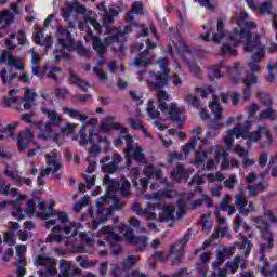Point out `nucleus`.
Segmentation results:
<instances>
[{"instance_id": "52", "label": "nucleus", "mask_w": 277, "mask_h": 277, "mask_svg": "<svg viewBox=\"0 0 277 277\" xmlns=\"http://www.w3.org/2000/svg\"><path fill=\"white\" fill-rule=\"evenodd\" d=\"M185 103H187V105H190L192 107H195L196 109H198V107H200V100H198V97L194 94H188L184 97Z\"/></svg>"}, {"instance_id": "59", "label": "nucleus", "mask_w": 277, "mask_h": 277, "mask_svg": "<svg viewBox=\"0 0 277 277\" xmlns=\"http://www.w3.org/2000/svg\"><path fill=\"white\" fill-rule=\"evenodd\" d=\"M2 21H4L5 25H12L14 23V14L10 12V10L2 11Z\"/></svg>"}, {"instance_id": "44", "label": "nucleus", "mask_w": 277, "mask_h": 277, "mask_svg": "<svg viewBox=\"0 0 277 277\" xmlns=\"http://www.w3.org/2000/svg\"><path fill=\"white\" fill-rule=\"evenodd\" d=\"M155 209H157V203H155L154 206L148 203L147 208L144 209V212L142 215H144V217L146 220H148L149 222H153V221L157 220V213L154 212Z\"/></svg>"}, {"instance_id": "60", "label": "nucleus", "mask_w": 277, "mask_h": 277, "mask_svg": "<svg viewBox=\"0 0 277 277\" xmlns=\"http://www.w3.org/2000/svg\"><path fill=\"white\" fill-rule=\"evenodd\" d=\"M228 259L222 251L216 252V260L212 262V267H220Z\"/></svg>"}, {"instance_id": "1", "label": "nucleus", "mask_w": 277, "mask_h": 277, "mask_svg": "<svg viewBox=\"0 0 277 277\" xmlns=\"http://www.w3.org/2000/svg\"><path fill=\"white\" fill-rule=\"evenodd\" d=\"M236 23L239 29H235L234 32L225 36V42L221 49V55H235V49L239 47L240 42H246L245 51L255 52L252 55V62L247 64L248 68H250L251 72H259L261 67L256 62H261L263 60V55H265V45L261 44V36L256 34L252 38V32L250 29H256V23L248 22V13L241 12L236 19Z\"/></svg>"}, {"instance_id": "46", "label": "nucleus", "mask_w": 277, "mask_h": 277, "mask_svg": "<svg viewBox=\"0 0 277 277\" xmlns=\"http://www.w3.org/2000/svg\"><path fill=\"white\" fill-rule=\"evenodd\" d=\"M16 77H17L16 74H12L8 78V70L5 68H2L0 70V79H2V82L4 83V85H10V88H12V81H14Z\"/></svg>"}, {"instance_id": "51", "label": "nucleus", "mask_w": 277, "mask_h": 277, "mask_svg": "<svg viewBox=\"0 0 277 277\" xmlns=\"http://www.w3.org/2000/svg\"><path fill=\"white\" fill-rule=\"evenodd\" d=\"M12 215L16 217V220H25L26 214L23 212V208L21 206L13 203L12 206Z\"/></svg>"}, {"instance_id": "21", "label": "nucleus", "mask_w": 277, "mask_h": 277, "mask_svg": "<svg viewBox=\"0 0 277 277\" xmlns=\"http://www.w3.org/2000/svg\"><path fill=\"white\" fill-rule=\"evenodd\" d=\"M79 137H80V146H85V144H96V142H98V144H108L109 145V141H107V136H98V134L94 133V129H91L89 131V137L88 134L85 133V126H81L80 130H79Z\"/></svg>"}, {"instance_id": "4", "label": "nucleus", "mask_w": 277, "mask_h": 277, "mask_svg": "<svg viewBox=\"0 0 277 277\" xmlns=\"http://www.w3.org/2000/svg\"><path fill=\"white\" fill-rule=\"evenodd\" d=\"M97 10L104 12L103 25L96 21H91L92 27L97 31V34H105L108 36L107 42H127V34H131L133 26H124L123 30L120 28H110L109 26L114 23V18L120 14V11L116 9L107 10L105 3L102 2L97 5Z\"/></svg>"}, {"instance_id": "61", "label": "nucleus", "mask_w": 277, "mask_h": 277, "mask_svg": "<svg viewBox=\"0 0 277 277\" xmlns=\"http://www.w3.org/2000/svg\"><path fill=\"white\" fill-rule=\"evenodd\" d=\"M196 272L199 277H207V272H209V265L207 264H196Z\"/></svg>"}, {"instance_id": "19", "label": "nucleus", "mask_w": 277, "mask_h": 277, "mask_svg": "<svg viewBox=\"0 0 277 277\" xmlns=\"http://www.w3.org/2000/svg\"><path fill=\"white\" fill-rule=\"evenodd\" d=\"M234 205L237 207L240 214H238L234 222V230L235 233H239V228H241V225L243 224V217L241 215H245L248 217V210H246V207H248V200L243 198V194H237L234 197Z\"/></svg>"}, {"instance_id": "23", "label": "nucleus", "mask_w": 277, "mask_h": 277, "mask_svg": "<svg viewBox=\"0 0 277 277\" xmlns=\"http://www.w3.org/2000/svg\"><path fill=\"white\" fill-rule=\"evenodd\" d=\"M156 209H159V211H162L159 215V222H172L176 220V207L174 205H163L161 202L156 203Z\"/></svg>"}, {"instance_id": "42", "label": "nucleus", "mask_w": 277, "mask_h": 277, "mask_svg": "<svg viewBox=\"0 0 277 277\" xmlns=\"http://www.w3.org/2000/svg\"><path fill=\"white\" fill-rule=\"evenodd\" d=\"M267 187V185L264 184V182H259L256 185H248L247 192L249 198H252L256 196V194H260V192H263Z\"/></svg>"}, {"instance_id": "31", "label": "nucleus", "mask_w": 277, "mask_h": 277, "mask_svg": "<svg viewBox=\"0 0 277 277\" xmlns=\"http://www.w3.org/2000/svg\"><path fill=\"white\" fill-rule=\"evenodd\" d=\"M242 81L246 85V89L243 91V101H248V98H250L252 94V85L256 83L258 78L254 74H248L247 77L242 79Z\"/></svg>"}, {"instance_id": "9", "label": "nucleus", "mask_w": 277, "mask_h": 277, "mask_svg": "<svg viewBox=\"0 0 277 277\" xmlns=\"http://www.w3.org/2000/svg\"><path fill=\"white\" fill-rule=\"evenodd\" d=\"M156 96L159 102V109L162 114H168L173 122H181L183 120V108H179L176 104H171L168 107L167 101H170V95L164 90H158Z\"/></svg>"}, {"instance_id": "47", "label": "nucleus", "mask_w": 277, "mask_h": 277, "mask_svg": "<svg viewBox=\"0 0 277 277\" xmlns=\"http://www.w3.org/2000/svg\"><path fill=\"white\" fill-rule=\"evenodd\" d=\"M240 259V256H236L232 261L225 263V267L226 269H229L230 274H237V269H239Z\"/></svg>"}, {"instance_id": "2", "label": "nucleus", "mask_w": 277, "mask_h": 277, "mask_svg": "<svg viewBox=\"0 0 277 277\" xmlns=\"http://www.w3.org/2000/svg\"><path fill=\"white\" fill-rule=\"evenodd\" d=\"M253 222L256 225V228H259L263 239V242L260 245V261L262 263L260 272L262 276L265 277H277V263H275L273 268L269 269V262L265 260V252L274 248V236L269 230V224H276L277 219L274 215V212L265 210L264 216L253 217Z\"/></svg>"}, {"instance_id": "29", "label": "nucleus", "mask_w": 277, "mask_h": 277, "mask_svg": "<svg viewBox=\"0 0 277 277\" xmlns=\"http://www.w3.org/2000/svg\"><path fill=\"white\" fill-rule=\"evenodd\" d=\"M217 32L210 30L205 35H201L202 40L206 42H220L222 38H224V22L222 19H219L217 26H216ZM211 34H213L212 39L210 38Z\"/></svg>"}, {"instance_id": "16", "label": "nucleus", "mask_w": 277, "mask_h": 277, "mask_svg": "<svg viewBox=\"0 0 277 277\" xmlns=\"http://www.w3.org/2000/svg\"><path fill=\"white\" fill-rule=\"evenodd\" d=\"M230 133H236V140L242 137V140H249V142H259V140H261V135H265L267 143L272 144V134L267 128H259L254 132H248L243 129H238L235 127Z\"/></svg>"}, {"instance_id": "40", "label": "nucleus", "mask_w": 277, "mask_h": 277, "mask_svg": "<svg viewBox=\"0 0 277 277\" xmlns=\"http://www.w3.org/2000/svg\"><path fill=\"white\" fill-rule=\"evenodd\" d=\"M209 155L205 150H198L195 154V157L193 160H190V163L193 166H196L197 168H200V166H205V161H207Z\"/></svg>"}, {"instance_id": "22", "label": "nucleus", "mask_w": 277, "mask_h": 277, "mask_svg": "<svg viewBox=\"0 0 277 277\" xmlns=\"http://www.w3.org/2000/svg\"><path fill=\"white\" fill-rule=\"evenodd\" d=\"M189 242V235H184V237L177 243H174L170 250L169 254H173V260L171 261V265H179L181 263V259L185 254V246Z\"/></svg>"}, {"instance_id": "10", "label": "nucleus", "mask_w": 277, "mask_h": 277, "mask_svg": "<svg viewBox=\"0 0 277 277\" xmlns=\"http://www.w3.org/2000/svg\"><path fill=\"white\" fill-rule=\"evenodd\" d=\"M229 72L234 83H239L241 81V70L239 68L238 63H234L233 67H228L224 64V61L219 62L216 65L210 67L209 69V77L211 81L215 79H220L222 77V74Z\"/></svg>"}, {"instance_id": "57", "label": "nucleus", "mask_w": 277, "mask_h": 277, "mask_svg": "<svg viewBox=\"0 0 277 277\" xmlns=\"http://www.w3.org/2000/svg\"><path fill=\"white\" fill-rule=\"evenodd\" d=\"M57 72H62V69L60 67L52 66L48 74L49 79H53V81H55L56 83L60 82V76L57 75Z\"/></svg>"}, {"instance_id": "63", "label": "nucleus", "mask_w": 277, "mask_h": 277, "mask_svg": "<svg viewBox=\"0 0 277 277\" xmlns=\"http://www.w3.org/2000/svg\"><path fill=\"white\" fill-rule=\"evenodd\" d=\"M103 172H106L107 174H114V172L118 171V166L114 162H110L108 164L102 166Z\"/></svg>"}, {"instance_id": "49", "label": "nucleus", "mask_w": 277, "mask_h": 277, "mask_svg": "<svg viewBox=\"0 0 277 277\" xmlns=\"http://www.w3.org/2000/svg\"><path fill=\"white\" fill-rule=\"evenodd\" d=\"M75 127H77V124L66 123L64 127L61 128V133H63V135H72V140H77V135L74 134Z\"/></svg>"}, {"instance_id": "62", "label": "nucleus", "mask_w": 277, "mask_h": 277, "mask_svg": "<svg viewBox=\"0 0 277 277\" xmlns=\"http://www.w3.org/2000/svg\"><path fill=\"white\" fill-rule=\"evenodd\" d=\"M236 183H237V175L236 174H230L229 179L224 181V185L227 189H234Z\"/></svg>"}, {"instance_id": "7", "label": "nucleus", "mask_w": 277, "mask_h": 277, "mask_svg": "<svg viewBox=\"0 0 277 277\" xmlns=\"http://www.w3.org/2000/svg\"><path fill=\"white\" fill-rule=\"evenodd\" d=\"M56 38L58 39L60 49H56L53 52L55 62H60L62 57L68 60L70 54L66 51H72L75 49V39L72 38V34H70L66 27L58 26Z\"/></svg>"}, {"instance_id": "30", "label": "nucleus", "mask_w": 277, "mask_h": 277, "mask_svg": "<svg viewBox=\"0 0 277 277\" xmlns=\"http://www.w3.org/2000/svg\"><path fill=\"white\" fill-rule=\"evenodd\" d=\"M5 60H6L8 66H13L14 68H16V70H23V63L14 58L10 50H4L2 52L0 56V64H5Z\"/></svg>"}, {"instance_id": "58", "label": "nucleus", "mask_w": 277, "mask_h": 277, "mask_svg": "<svg viewBox=\"0 0 277 277\" xmlns=\"http://www.w3.org/2000/svg\"><path fill=\"white\" fill-rule=\"evenodd\" d=\"M258 12L260 14H269L272 12V2H264L262 4L256 5Z\"/></svg>"}, {"instance_id": "48", "label": "nucleus", "mask_w": 277, "mask_h": 277, "mask_svg": "<svg viewBox=\"0 0 277 277\" xmlns=\"http://www.w3.org/2000/svg\"><path fill=\"white\" fill-rule=\"evenodd\" d=\"M140 261V256L129 255L126 260L122 261L121 265L123 269H131L135 263Z\"/></svg>"}, {"instance_id": "53", "label": "nucleus", "mask_w": 277, "mask_h": 277, "mask_svg": "<svg viewBox=\"0 0 277 277\" xmlns=\"http://www.w3.org/2000/svg\"><path fill=\"white\" fill-rule=\"evenodd\" d=\"M88 205H89L88 196H84L74 205V211L76 213H81V211L83 210V207H88Z\"/></svg>"}, {"instance_id": "5", "label": "nucleus", "mask_w": 277, "mask_h": 277, "mask_svg": "<svg viewBox=\"0 0 277 277\" xmlns=\"http://www.w3.org/2000/svg\"><path fill=\"white\" fill-rule=\"evenodd\" d=\"M14 94H18V91L15 89L9 91V97H4L2 101L4 107L15 105L14 109L16 111H23V109L29 110L34 107V103H36V92L31 91V89L28 88L25 90L24 97H14Z\"/></svg>"}, {"instance_id": "45", "label": "nucleus", "mask_w": 277, "mask_h": 277, "mask_svg": "<svg viewBox=\"0 0 277 277\" xmlns=\"http://www.w3.org/2000/svg\"><path fill=\"white\" fill-rule=\"evenodd\" d=\"M198 140H200V137L193 136L190 141L185 144L183 148L185 157H187L192 150H196V146H198Z\"/></svg>"}, {"instance_id": "20", "label": "nucleus", "mask_w": 277, "mask_h": 277, "mask_svg": "<svg viewBox=\"0 0 277 277\" xmlns=\"http://www.w3.org/2000/svg\"><path fill=\"white\" fill-rule=\"evenodd\" d=\"M42 114H45V116L49 118V121L44 124L47 134L39 133V137L41 140H49V137L51 136V130L53 129V127H60V123L62 122V117L57 115L55 110H51L49 108H42Z\"/></svg>"}, {"instance_id": "17", "label": "nucleus", "mask_w": 277, "mask_h": 277, "mask_svg": "<svg viewBox=\"0 0 277 277\" xmlns=\"http://www.w3.org/2000/svg\"><path fill=\"white\" fill-rule=\"evenodd\" d=\"M47 168L41 170V176H49L52 172V179L60 180V170H62V162L57 161V151H52L45 155Z\"/></svg>"}, {"instance_id": "26", "label": "nucleus", "mask_w": 277, "mask_h": 277, "mask_svg": "<svg viewBox=\"0 0 277 277\" xmlns=\"http://www.w3.org/2000/svg\"><path fill=\"white\" fill-rule=\"evenodd\" d=\"M146 44L147 49L141 52L138 56L133 60L134 66L146 67L148 66V64H150V62H153V56H150L148 49H155V47H157V43H155L150 39H147Z\"/></svg>"}, {"instance_id": "34", "label": "nucleus", "mask_w": 277, "mask_h": 277, "mask_svg": "<svg viewBox=\"0 0 277 277\" xmlns=\"http://www.w3.org/2000/svg\"><path fill=\"white\" fill-rule=\"evenodd\" d=\"M63 114H66V116H69V118H72L74 120H80V122H87L88 121V115L82 114L79 110L71 108V107H64Z\"/></svg>"}, {"instance_id": "13", "label": "nucleus", "mask_w": 277, "mask_h": 277, "mask_svg": "<svg viewBox=\"0 0 277 277\" xmlns=\"http://www.w3.org/2000/svg\"><path fill=\"white\" fill-rule=\"evenodd\" d=\"M103 183L106 186V194H116V192H119L121 198H129V189H131V182L129 180L123 179L120 184L118 180L105 175Z\"/></svg>"}, {"instance_id": "6", "label": "nucleus", "mask_w": 277, "mask_h": 277, "mask_svg": "<svg viewBox=\"0 0 277 277\" xmlns=\"http://www.w3.org/2000/svg\"><path fill=\"white\" fill-rule=\"evenodd\" d=\"M253 238L254 232H252V227L245 223L243 232L238 234V241L235 242L234 247H226L221 252L228 259L232 254H235V248H238L243 250L242 255L246 258L250 254V250H252V241L250 239Z\"/></svg>"}, {"instance_id": "41", "label": "nucleus", "mask_w": 277, "mask_h": 277, "mask_svg": "<svg viewBox=\"0 0 277 277\" xmlns=\"http://www.w3.org/2000/svg\"><path fill=\"white\" fill-rule=\"evenodd\" d=\"M259 119L260 120H269L271 122H274L275 120H277L276 110H274L272 107H268L259 114Z\"/></svg>"}, {"instance_id": "43", "label": "nucleus", "mask_w": 277, "mask_h": 277, "mask_svg": "<svg viewBox=\"0 0 277 277\" xmlns=\"http://www.w3.org/2000/svg\"><path fill=\"white\" fill-rule=\"evenodd\" d=\"M209 107L214 114V120H220L222 118V106L217 102V97H214L213 101L209 104Z\"/></svg>"}, {"instance_id": "37", "label": "nucleus", "mask_w": 277, "mask_h": 277, "mask_svg": "<svg viewBox=\"0 0 277 277\" xmlns=\"http://www.w3.org/2000/svg\"><path fill=\"white\" fill-rule=\"evenodd\" d=\"M215 150V159H209L206 163V170L211 171L214 168H217V163H220V158L222 157V149L219 147H212L211 151Z\"/></svg>"}, {"instance_id": "15", "label": "nucleus", "mask_w": 277, "mask_h": 277, "mask_svg": "<svg viewBox=\"0 0 277 277\" xmlns=\"http://www.w3.org/2000/svg\"><path fill=\"white\" fill-rule=\"evenodd\" d=\"M119 233L123 234V237L128 243L136 246V252H142L146 248L148 238L146 236L133 235V228H131V226L121 224L119 226Z\"/></svg>"}, {"instance_id": "33", "label": "nucleus", "mask_w": 277, "mask_h": 277, "mask_svg": "<svg viewBox=\"0 0 277 277\" xmlns=\"http://www.w3.org/2000/svg\"><path fill=\"white\" fill-rule=\"evenodd\" d=\"M69 83L70 85H77L80 90H88L90 82L78 77L72 69H69Z\"/></svg>"}, {"instance_id": "14", "label": "nucleus", "mask_w": 277, "mask_h": 277, "mask_svg": "<svg viewBox=\"0 0 277 277\" xmlns=\"http://www.w3.org/2000/svg\"><path fill=\"white\" fill-rule=\"evenodd\" d=\"M109 37L105 39V42L101 40V38L94 36V32L92 31V28H87V36L84 37V40L89 42V40H92L93 42V49L96 51L100 55H103L105 53L107 47L106 44H114V42L118 43V48L113 47V51H120L122 52V49H124V41H107Z\"/></svg>"}, {"instance_id": "56", "label": "nucleus", "mask_w": 277, "mask_h": 277, "mask_svg": "<svg viewBox=\"0 0 277 277\" xmlns=\"http://www.w3.org/2000/svg\"><path fill=\"white\" fill-rule=\"evenodd\" d=\"M25 213H26V215H28V217H34V214L36 213V203L34 202V200L28 199L26 201Z\"/></svg>"}, {"instance_id": "38", "label": "nucleus", "mask_w": 277, "mask_h": 277, "mask_svg": "<svg viewBox=\"0 0 277 277\" xmlns=\"http://www.w3.org/2000/svg\"><path fill=\"white\" fill-rule=\"evenodd\" d=\"M82 176L87 185L85 184L79 185V188H78L79 194H83L88 192V189H92V187H94V183H96V175L90 176L88 174H83Z\"/></svg>"}, {"instance_id": "39", "label": "nucleus", "mask_w": 277, "mask_h": 277, "mask_svg": "<svg viewBox=\"0 0 277 277\" xmlns=\"http://www.w3.org/2000/svg\"><path fill=\"white\" fill-rule=\"evenodd\" d=\"M143 12L144 6L142 5V2H134L131 11L126 15L127 23H133V14H143Z\"/></svg>"}, {"instance_id": "28", "label": "nucleus", "mask_w": 277, "mask_h": 277, "mask_svg": "<svg viewBox=\"0 0 277 277\" xmlns=\"http://www.w3.org/2000/svg\"><path fill=\"white\" fill-rule=\"evenodd\" d=\"M30 144H34V133H31L29 129H25L17 136V147L19 153H25Z\"/></svg>"}, {"instance_id": "55", "label": "nucleus", "mask_w": 277, "mask_h": 277, "mask_svg": "<svg viewBox=\"0 0 277 277\" xmlns=\"http://www.w3.org/2000/svg\"><path fill=\"white\" fill-rule=\"evenodd\" d=\"M147 114L153 120L159 118V113L155 109V102L153 100L148 101Z\"/></svg>"}, {"instance_id": "18", "label": "nucleus", "mask_w": 277, "mask_h": 277, "mask_svg": "<svg viewBox=\"0 0 277 277\" xmlns=\"http://www.w3.org/2000/svg\"><path fill=\"white\" fill-rule=\"evenodd\" d=\"M38 207L40 212L37 213V217H39L40 220H49V217L56 216L61 224H68L69 220L66 212L55 211L53 210V206H50L47 209V203H44V201H40Z\"/></svg>"}, {"instance_id": "11", "label": "nucleus", "mask_w": 277, "mask_h": 277, "mask_svg": "<svg viewBox=\"0 0 277 277\" xmlns=\"http://www.w3.org/2000/svg\"><path fill=\"white\" fill-rule=\"evenodd\" d=\"M109 198L108 196H102L98 198V201L96 202L97 207V217L93 220L94 228H98L101 224H105L107 222V217L114 215V211H122L124 209V202L120 201L118 199H115L114 206H110L106 213L104 212L103 207L101 206L102 202H105Z\"/></svg>"}, {"instance_id": "50", "label": "nucleus", "mask_w": 277, "mask_h": 277, "mask_svg": "<svg viewBox=\"0 0 277 277\" xmlns=\"http://www.w3.org/2000/svg\"><path fill=\"white\" fill-rule=\"evenodd\" d=\"M18 127V121L13 124H6V127L0 130V133H3L5 137H14V130Z\"/></svg>"}, {"instance_id": "3", "label": "nucleus", "mask_w": 277, "mask_h": 277, "mask_svg": "<svg viewBox=\"0 0 277 277\" xmlns=\"http://www.w3.org/2000/svg\"><path fill=\"white\" fill-rule=\"evenodd\" d=\"M111 129L119 131L121 135L115 140V146H122V140L126 142L124 157L128 168H131L132 159L140 164L146 163V154H144V148L133 141V137L129 135L127 128L122 127L120 123H109L108 126L101 123L100 126V131H103V133H107V131Z\"/></svg>"}, {"instance_id": "54", "label": "nucleus", "mask_w": 277, "mask_h": 277, "mask_svg": "<svg viewBox=\"0 0 277 277\" xmlns=\"http://www.w3.org/2000/svg\"><path fill=\"white\" fill-rule=\"evenodd\" d=\"M92 147L90 149V155L87 157L89 159H95L96 157H98V155H101V153H103V148H101V146L96 145V143H91Z\"/></svg>"}, {"instance_id": "35", "label": "nucleus", "mask_w": 277, "mask_h": 277, "mask_svg": "<svg viewBox=\"0 0 277 277\" xmlns=\"http://www.w3.org/2000/svg\"><path fill=\"white\" fill-rule=\"evenodd\" d=\"M42 30H38L37 32L34 34V41L36 44H39L40 47H45V49H51L53 47V38L52 37H47L45 39L42 40Z\"/></svg>"}, {"instance_id": "12", "label": "nucleus", "mask_w": 277, "mask_h": 277, "mask_svg": "<svg viewBox=\"0 0 277 277\" xmlns=\"http://www.w3.org/2000/svg\"><path fill=\"white\" fill-rule=\"evenodd\" d=\"M79 235V230L77 229V226L75 224L70 223V226L62 227L60 225H56L52 229V234L48 235L45 241L48 243H51L53 241H56L60 243V241H64V239H70V237H77Z\"/></svg>"}, {"instance_id": "25", "label": "nucleus", "mask_w": 277, "mask_h": 277, "mask_svg": "<svg viewBox=\"0 0 277 277\" xmlns=\"http://www.w3.org/2000/svg\"><path fill=\"white\" fill-rule=\"evenodd\" d=\"M72 12H77V14L85 16V14H88V9L79 3L72 5V3L70 2H65L61 9V15L64 21H68V18H70V16L72 15Z\"/></svg>"}, {"instance_id": "36", "label": "nucleus", "mask_w": 277, "mask_h": 277, "mask_svg": "<svg viewBox=\"0 0 277 277\" xmlns=\"http://www.w3.org/2000/svg\"><path fill=\"white\" fill-rule=\"evenodd\" d=\"M172 177L174 181H187L189 179V174L185 170V167L183 164H177V167L172 172Z\"/></svg>"}, {"instance_id": "24", "label": "nucleus", "mask_w": 277, "mask_h": 277, "mask_svg": "<svg viewBox=\"0 0 277 277\" xmlns=\"http://www.w3.org/2000/svg\"><path fill=\"white\" fill-rule=\"evenodd\" d=\"M17 260L14 262V265L17 266L16 274L17 277H24L25 276V265H27V262L25 261L24 256L27 254V246L25 245H18L15 248Z\"/></svg>"}, {"instance_id": "8", "label": "nucleus", "mask_w": 277, "mask_h": 277, "mask_svg": "<svg viewBox=\"0 0 277 277\" xmlns=\"http://www.w3.org/2000/svg\"><path fill=\"white\" fill-rule=\"evenodd\" d=\"M157 64L160 68L159 72H149L147 83L153 90H161L168 85L170 79V69L168 68V58L162 57L157 61Z\"/></svg>"}, {"instance_id": "32", "label": "nucleus", "mask_w": 277, "mask_h": 277, "mask_svg": "<svg viewBox=\"0 0 277 277\" xmlns=\"http://www.w3.org/2000/svg\"><path fill=\"white\" fill-rule=\"evenodd\" d=\"M102 232L104 233V237H105L106 241L110 246H116L118 243V241H120V236L118 234H116L114 227L105 226L102 228Z\"/></svg>"}, {"instance_id": "27", "label": "nucleus", "mask_w": 277, "mask_h": 277, "mask_svg": "<svg viewBox=\"0 0 277 277\" xmlns=\"http://www.w3.org/2000/svg\"><path fill=\"white\" fill-rule=\"evenodd\" d=\"M81 269L72 265V262L66 260H60V274L57 277H72L79 276Z\"/></svg>"}, {"instance_id": "64", "label": "nucleus", "mask_w": 277, "mask_h": 277, "mask_svg": "<svg viewBox=\"0 0 277 277\" xmlns=\"http://www.w3.org/2000/svg\"><path fill=\"white\" fill-rule=\"evenodd\" d=\"M185 276H189V273L187 272V268H181L171 276H169V275H159V277H185Z\"/></svg>"}]
</instances>
